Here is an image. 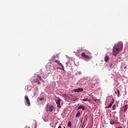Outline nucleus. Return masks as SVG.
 Segmentation results:
<instances>
[{
    "label": "nucleus",
    "instance_id": "nucleus-1",
    "mask_svg": "<svg viewBox=\"0 0 128 128\" xmlns=\"http://www.w3.org/2000/svg\"><path fill=\"white\" fill-rule=\"evenodd\" d=\"M122 50V43L120 42L116 43L113 48V56H116Z\"/></svg>",
    "mask_w": 128,
    "mask_h": 128
},
{
    "label": "nucleus",
    "instance_id": "nucleus-2",
    "mask_svg": "<svg viewBox=\"0 0 128 128\" xmlns=\"http://www.w3.org/2000/svg\"><path fill=\"white\" fill-rule=\"evenodd\" d=\"M40 80L43 82V84H44V80L42 78V77L40 75H36V78H34V82H36L37 84H40Z\"/></svg>",
    "mask_w": 128,
    "mask_h": 128
},
{
    "label": "nucleus",
    "instance_id": "nucleus-3",
    "mask_svg": "<svg viewBox=\"0 0 128 128\" xmlns=\"http://www.w3.org/2000/svg\"><path fill=\"white\" fill-rule=\"evenodd\" d=\"M81 56L84 58V60H86V62H88V60H92V57L86 54V53L84 52H82L81 54Z\"/></svg>",
    "mask_w": 128,
    "mask_h": 128
},
{
    "label": "nucleus",
    "instance_id": "nucleus-4",
    "mask_svg": "<svg viewBox=\"0 0 128 128\" xmlns=\"http://www.w3.org/2000/svg\"><path fill=\"white\" fill-rule=\"evenodd\" d=\"M54 106H50V105H47L46 106V112H54Z\"/></svg>",
    "mask_w": 128,
    "mask_h": 128
},
{
    "label": "nucleus",
    "instance_id": "nucleus-5",
    "mask_svg": "<svg viewBox=\"0 0 128 128\" xmlns=\"http://www.w3.org/2000/svg\"><path fill=\"white\" fill-rule=\"evenodd\" d=\"M110 124H118V118H110Z\"/></svg>",
    "mask_w": 128,
    "mask_h": 128
},
{
    "label": "nucleus",
    "instance_id": "nucleus-6",
    "mask_svg": "<svg viewBox=\"0 0 128 128\" xmlns=\"http://www.w3.org/2000/svg\"><path fill=\"white\" fill-rule=\"evenodd\" d=\"M25 100L27 104V106H30V99L28 98V96H24Z\"/></svg>",
    "mask_w": 128,
    "mask_h": 128
},
{
    "label": "nucleus",
    "instance_id": "nucleus-7",
    "mask_svg": "<svg viewBox=\"0 0 128 128\" xmlns=\"http://www.w3.org/2000/svg\"><path fill=\"white\" fill-rule=\"evenodd\" d=\"M54 62H56V64H59L60 66H61L62 68H60V70H64V65H62V63H60V62L59 60H56Z\"/></svg>",
    "mask_w": 128,
    "mask_h": 128
},
{
    "label": "nucleus",
    "instance_id": "nucleus-8",
    "mask_svg": "<svg viewBox=\"0 0 128 128\" xmlns=\"http://www.w3.org/2000/svg\"><path fill=\"white\" fill-rule=\"evenodd\" d=\"M128 105L126 104L122 108V110H120V112H123L124 114L128 110Z\"/></svg>",
    "mask_w": 128,
    "mask_h": 128
},
{
    "label": "nucleus",
    "instance_id": "nucleus-9",
    "mask_svg": "<svg viewBox=\"0 0 128 128\" xmlns=\"http://www.w3.org/2000/svg\"><path fill=\"white\" fill-rule=\"evenodd\" d=\"M126 64L125 63L122 64L121 66H120V70H121L126 71Z\"/></svg>",
    "mask_w": 128,
    "mask_h": 128
},
{
    "label": "nucleus",
    "instance_id": "nucleus-10",
    "mask_svg": "<svg viewBox=\"0 0 128 128\" xmlns=\"http://www.w3.org/2000/svg\"><path fill=\"white\" fill-rule=\"evenodd\" d=\"M60 102H62L60 98H57V100H56V104L58 108H60Z\"/></svg>",
    "mask_w": 128,
    "mask_h": 128
},
{
    "label": "nucleus",
    "instance_id": "nucleus-11",
    "mask_svg": "<svg viewBox=\"0 0 128 128\" xmlns=\"http://www.w3.org/2000/svg\"><path fill=\"white\" fill-rule=\"evenodd\" d=\"M84 88H78L77 89H74V92H83Z\"/></svg>",
    "mask_w": 128,
    "mask_h": 128
},
{
    "label": "nucleus",
    "instance_id": "nucleus-12",
    "mask_svg": "<svg viewBox=\"0 0 128 128\" xmlns=\"http://www.w3.org/2000/svg\"><path fill=\"white\" fill-rule=\"evenodd\" d=\"M80 109H82V110H86V108L82 106H80L77 110H78Z\"/></svg>",
    "mask_w": 128,
    "mask_h": 128
},
{
    "label": "nucleus",
    "instance_id": "nucleus-13",
    "mask_svg": "<svg viewBox=\"0 0 128 128\" xmlns=\"http://www.w3.org/2000/svg\"><path fill=\"white\" fill-rule=\"evenodd\" d=\"M112 104H114V101H112L108 106H106L105 108H112Z\"/></svg>",
    "mask_w": 128,
    "mask_h": 128
},
{
    "label": "nucleus",
    "instance_id": "nucleus-14",
    "mask_svg": "<svg viewBox=\"0 0 128 128\" xmlns=\"http://www.w3.org/2000/svg\"><path fill=\"white\" fill-rule=\"evenodd\" d=\"M116 94H117L118 97H120V90L118 89H117V92L116 91H115Z\"/></svg>",
    "mask_w": 128,
    "mask_h": 128
},
{
    "label": "nucleus",
    "instance_id": "nucleus-15",
    "mask_svg": "<svg viewBox=\"0 0 128 128\" xmlns=\"http://www.w3.org/2000/svg\"><path fill=\"white\" fill-rule=\"evenodd\" d=\"M104 61L106 62H108V60H110V57L108 56H106L104 57Z\"/></svg>",
    "mask_w": 128,
    "mask_h": 128
},
{
    "label": "nucleus",
    "instance_id": "nucleus-16",
    "mask_svg": "<svg viewBox=\"0 0 128 128\" xmlns=\"http://www.w3.org/2000/svg\"><path fill=\"white\" fill-rule=\"evenodd\" d=\"M80 116V112H78L76 113V118H78V116Z\"/></svg>",
    "mask_w": 128,
    "mask_h": 128
},
{
    "label": "nucleus",
    "instance_id": "nucleus-17",
    "mask_svg": "<svg viewBox=\"0 0 128 128\" xmlns=\"http://www.w3.org/2000/svg\"><path fill=\"white\" fill-rule=\"evenodd\" d=\"M83 102H89L90 100L88 99V98H84V99H82Z\"/></svg>",
    "mask_w": 128,
    "mask_h": 128
},
{
    "label": "nucleus",
    "instance_id": "nucleus-18",
    "mask_svg": "<svg viewBox=\"0 0 128 128\" xmlns=\"http://www.w3.org/2000/svg\"><path fill=\"white\" fill-rule=\"evenodd\" d=\"M68 126H69V128H70V126H72V122H68Z\"/></svg>",
    "mask_w": 128,
    "mask_h": 128
},
{
    "label": "nucleus",
    "instance_id": "nucleus-19",
    "mask_svg": "<svg viewBox=\"0 0 128 128\" xmlns=\"http://www.w3.org/2000/svg\"><path fill=\"white\" fill-rule=\"evenodd\" d=\"M112 110H116V105L114 104L112 107Z\"/></svg>",
    "mask_w": 128,
    "mask_h": 128
},
{
    "label": "nucleus",
    "instance_id": "nucleus-20",
    "mask_svg": "<svg viewBox=\"0 0 128 128\" xmlns=\"http://www.w3.org/2000/svg\"><path fill=\"white\" fill-rule=\"evenodd\" d=\"M76 100H78V98H74L72 99V100L73 102H76Z\"/></svg>",
    "mask_w": 128,
    "mask_h": 128
},
{
    "label": "nucleus",
    "instance_id": "nucleus-21",
    "mask_svg": "<svg viewBox=\"0 0 128 128\" xmlns=\"http://www.w3.org/2000/svg\"><path fill=\"white\" fill-rule=\"evenodd\" d=\"M44 100V98H39V100H40V101Z\"/></svg>",
    "mask_w": 128,
    "mask_h": 128
},
{
    "label": "nucleus",
    "instance_id": "nucleus-22",
    "mask_svg": "<svg viewBox=\"0 0 128 128\" xmlns=\"http://www.w3.org/2000/svg\"><path fill=\"white\" fill-rule=\"evenodd\" d=\"M58 128H62V126H60H60H58Z\"/></svg>",
    "mask_w": 128,
    "mask_h": 128
},
{
    "label": "nucleus",
    "instance_id": "nucleus-23",
    "mask_svg": "<svg viewBox=\"0 0 128 128\" xmlns=\"http://www.w3.org/2000/svg\"><path fill=\"white\" fill-rule=\"evenodd\" d=\"M88 54H90V52H88Z\"/></svg>",
    "mask_w": 128,
    "mask_h": 128
},
{
    "label": "nucleus",
    "instance_id": "nucleus-24",
    "mask_svg": "<svg viewBox=\"0 0 128 128\" xmlns=\"http://www.w3.org/2000/svg\"><path fill=\"white\" fill-rule=\"evenodd\" d=\"M56 69H57V70H59L60 68H59L58 67H57V68H56Z\"/></svg>",
    "mask_w": 128,
    "mask_h": 128
},
{
    "label": "nucleus",
    "instance_id": "nucleus-25",
    "mask_svg": "<svg viewBox=\"0 0 128 128\" xmlns=\"http://www.w3.org/2000/svg\"><path fill=\"white\" fill-rule=\"evenodd\" d=\"M118 128H122V126L118 127Z\"/></svg>",
    "mask_w": 128,
    "mask_h": 128
},
{
    "label": "nucleus",
    "instance_id": "nucleus-26",
    "mask_svg": "<svg viewBox=\"0 0 128 128\" xmlns=\"http://www.w3.org/2000/svg\"><path fill=\"white\" fill-rule=\"evenodd\" d=\"M54 68L56 66V64H54Z\"/></svg>",
    "mask_w": 128,
    "mask_h": 128
}]
</instances>
